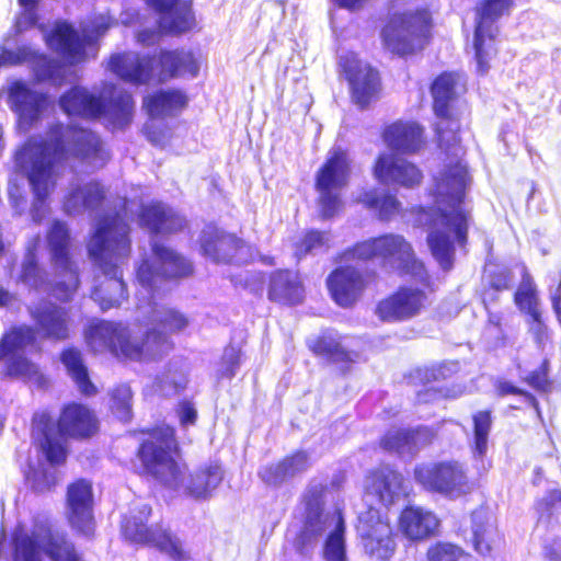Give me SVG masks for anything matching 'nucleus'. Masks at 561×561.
Masks as SVG:
<instances>
[{
	"mask_svg": "<svg viewBox=\"0 0 561 561\" xmlns=\"http://www.w3.org/2000/svg\"><path fill=\"white\" fill-rule=\"evenodd\" d=\"M467 91L466 83L456 71L438 73L430 85L432 110L437 118L434 127L437 147L446 159L456 158L445 164L433 179L428 196L430 206L412 208L416 227L426 228V242L432 255L444 271L454 265V241L461 248L468 243L472 221L471 210L466 207L467 191L471 178L461 161L465 149L460 138V112L458 99Z\"/></svg>",
	"mask_w": 561,
	"mask_h": 561,
	"instance_id": "nucleus-1",
	"label": "nucleus"
},
{
	"mask_svg": "<svg viewBox=\"0 0 561 561\" xmlns=\"http://www.w3.org/2000/svg\"><path fill=\"white\" fill-rule=\"evenodd\" d=\"M73 159L93 169L103 168L110 153L93 130L76 125L53 123L46 137H28L16 153L36 203L46 202L56 186L58 167Z\"/></svg>",
	"mask_w": 561,
	"mask_h": 561,
	"instance_id": "nucleus-2",
	"label": "nucleus"
},
{
	"mask_svg": "<svg viewBox=\"0 0 561 561\" xmlns=\"http://www.w3.org/2000/svg\"><path fill=\"white\" fill-rule=\"evenodd\" d=\"M46 242L54 279L49 282L47 272L38 259L41 234H34L26 243L18 280L28 288L39 291L48 287V294L62 304L70 302L77 294L80 280V266L67 224L56 219L46 232Z\"/></svg>",
	"mask_w": 561,
	"mask_h": 561,
	"instance_id": "nucleus-3",
	"label": "nucleus"
},
{
	"mask_svg": "<svg viewBox=\"0 0 561 561\" xmlns=\"http://www.w3.org/2000/svg\"><path fill=\"white\" fill-rule=\"evenodd\" d=\"M131 227L119 213L103 215L94 227L89 242L88 253L107 280L95 286L92 299L105 311L118 307L127 298L126 285L119 265L129 259L133 252Z\"/></svg>",
	"mask_w": 561,
	"mask_h": 561,
	"instance_id": "nucleus-4",
	"label": "nucleus"
},
{
	"mask_svg": "<svg viewBox=\"0 0 561 561\" xmlns=\"http://www.w3.org/2000/svg\"><path fill=\"white\" fill-rule=\"evenodd\" d=\"M100 422L95 412L87 404L70 401L65 403L57 420L47 411L32 416L31 438L38 453L51 466H62L68 458L67 438L85 440L98 434Z\"/></svg>",
	"mask_w": 561,
	"mask_h": 561,
	"instance_id": "nucleus-5",
	"label": "nucleus"
},
{
	"mask_svg": "<svg viewBox=\"0 0 561 561\" xmlns=\"http://www.w3.org/2000/svg\"><path fill=\"white\" fill-rule=\"evenodd\" d=\"M84 342L93 353L107 351L118 359L141 362L160 357L159 343L165 340L153 330H147L141 339H137L121 322L98 320L84 329Z\"/></svg>",
	"mask_w": 561,
	"mask_h": 561,
	"instance_id": "nucleus-6",
	"label": "nucleus"
},
{
	"mask_svg": "<svg viewBox=\"0 0 561 561\" xmlns=\"http://www.w3.org/2000/svg\"><path fill=\"white\" fill-rule=\"evenodd\" d=\"M144 438L136 450L141 465L140 473L161 484L175 489L183 480L184 466L176 461L180 453L175 428L168 424H158L140 430Z\"/></svg>",
	"mask_w": 561,
	"mask_h": 561,
	"instance_id": "nucleus-7",
	"label": "nucleus"
},
{
	"mask_svg": "<svg viewBox=\"0 0 561 561\" xmlns=\"http://www.w3.org/2000/svg\"><path fill=\"white\" fill-rule=\"evenodd\" d=\"M344 261H378L381 267H391L400 275L428 280L425 264L416 256L413 245L402 234L381 233L347 248L342 254Z\"/></svg>",
	"mask_w": 561,
	"mask_h": 561,
	"instance_id": "nucleus-8",
	"label": "nucleus"
},
{
	"mask_svg": "<svg viewBox=\"0 0 561 561\" xmlns=\"http://www.w3.org/2000/svg\"><path fill=\"white\" fill-rule=\"evenodd\" d=\"M433 27L432 12L416 7L389 12L380 31L382 45L399 57L413 56L430 43Z\"/></svg>",
	"mask_w": 561,
	"mask_h": 561,
	"instance_id": "nucleus-9",
	"label": "nucleus"
},
{
	"mask_svg": "<svg viewBox=\"0 0 561 561\" xmlns=\"http://www.w3.org/2000/svg\"><path fill=\"white\" fill-rule=\"evenodd\" d=\"M413 477L423 490L449 500L467 499L479 488L467 467L455 459L419 463L413 468Z\"/></svg>",
	"mask_w": 561,
	"mask_h": 561,
	"instance_id": "nucleus-10",
	"label": "nucleus"
},
{
	"mask_svg": "<svg viewBox=\"0 0 561 561\" xmlns=\"http://www.w3.org/2000/svg\"><path fill=\"white\" fill-rule=\"evenodd\" d=\"M154 261L141 259L135 271L138 284L151 295L157 293L163 283L179 282L193 276V262L175 249L161 242L150 244Z\"/></svg>",
	"mask_w": 561,
	"mask_h": 561,
	"instance_id": "nucleus-11",
	"label": "nucleus"
},
{
	"mask_svg": "<svg viewBox=\"0 0 561 561\" xmlns=\"http://www.w3.org/2000/svg\"><path fill=\"white\" fill-rule=\"evenodd\" d=\"M151 507L142 505L130 510L121 520V535L129 543L153 547L174 561H186L190 556L180 539L162 526L150 527Z\"/></svg>",
	"mask_w": 561,
	"mask_h": 561,
	"instance_id": "nucleus-12",
	"label": "nucleus"
},
{
	"mask_svg": "<svg viewBox=\"0 0 561 561\" xmlns=\"http://www.w3.org/2000/svg\"><path fill=\"white\" fill-rule=\"evenodd\" d=\"M351 175V160L345 149L333 147L314 174V188L319 193L317 203L324 219L334 217L342 208L339 191Z\"/></svg>",
	"mask_w": 561,
	"mask_h": 561,
	"instance_id": "nucleus-13",
	"label": "nucleus"
},
{
	"mask_svg": "<svg viewBox=\"0 0 561 561\" xmlns=\"http://www.w3.org/2000/svg\"><path fill=\"white\" fill-rule=\"evenodd\" d=\"M264 280V272H252L241 282V286L251 294L260 296ZM266 297L268 301L280 307L291 308L302 305L306 299V286L301 273L290 267H279L267 273Z\"/></svg>",
	"mask_w": 561,
	"mask_h": 561,
	"instance_id": "nucleus-14",
	"label": "nucleus"
},
{
	"mask_svg": "<svg viewBox=\"0 0 561 561\" xmlns=\"http://www.w3.org/2000/svg\"><path fill=\"white\" fill-rule=\"evenodd\" d=\"M355 530L364 551L379 561H389L397 550V533L387 512L368 505L359 512Z\"/></svg>",
	"mask_w": 561,
	"mask_h": 561,
	"instance_id": "nucleus-15",
	"label": "nucleus"
},
{
	"mask_svg": "<svg viewBox=\"0 0 561 561\" xmlns=\"http://www.w3.org/2000/svg\"><path fill=\"white\" fill-rule=\"evenodd\" d=\"M339 68L347 82L351 103L358 110H368L380 99L382 80L377 68L363 61L354 53L341 56Z\"/></svg>",
	"mask_w": 561,
	"mask_h": 561,
	"instance_id": "nucleus-16",
	"label": "nucleus"
},
{
	"mask_svg": "<svg viewBox=\"0 0 561 561\" xmlns=\"http://www.w3.org/2000/svg\"><path fill=\"white\" fill-rule=\"evenodd\" d=\"M513 0H481L477 9V20L473 33V47L477 67L484 75L490 68L491 59L496 55L495 34L491 24L511 13Z\"/></svg>",
	"mask_w": 561,
	"mask_h": 561,
	"instance_id": "nucleus-17",
	"label": "nucleus"
},
{
	"mask_svg": "<svg viewBox=\"0 0 561 561\" xmlns=\"http://www.w3.org/2000/svg\"><path fill=\"white\" fill-rule=\"evenodd\" d=\"M197 243L201 255L222 265H237L243 262V254L248 248L241 237L214 221L203 227Z\"/></svg>",
	"mask_w": 561,
	"mask_h": 561,
	"instance_id": "nucleus-18",
	"label": "nucleus"
},
{
	"mask_svg": "<svg viewBox=\"0 0 561 561\" xmlns=\"http://www.w3.org/2000/svg\"><path fill=\"white\" fill-rule=\"evenodd\" d=\"M364 493L389 508L412 494L408 478L394 466L381 463L369 469L364 478Z\"/></svg>",
	"mask_w": 561,
	"mask_h": 561,
	"instance_id": "nucleus-19",
	"label": "nucleus"
},
{
	"mask_svg": "<svg viewBox=\"0 0 561 561\" xmlns=\"http://www.w3.org/2000/svg\"><path fill=\"white\" fill-rule=\"evenodd\" d=\"M428 304V295L424 289L400 285L376 304L375 314L386 323L407 322L420 316Z\"/></svg>",
	"mask_w": 561,
	"mask_h": 561,
	"instance_id": "nucleus-20",
	"label": "nucleus"
},
{
	"mask_svg": "<svg viewBox=\"0 0 561 561\" xmlns=\"http://www.w3.org/2000/svg\"><path fill=\"white\" fill-rule=\"evenodd\" d=\"M65 517L70 528L84 537L95 533L94 494L92 482L78 478L67 485Z\"/></svg>",
	"mask_w": 561,
	"mask_h": 561,
	"instance_id": "nucleus-21",
	"label": "nucleus"
},
{
	"mask_svg": "<svg viewBox=\"0 0 561 561\" xmlns=\"http://www.w3.org/2000/svg\"><path fill=\"white\" fill-rule=\"evenodd\" d=\"M371 173L379 183L396 184L404 188L417 187L424 179L416 163L387 152L378 153L373 163Z\"/></svg>",
	"mask_w": 561,
	"mask_h": 561,
	"instance_id": "nucleus-22",
	"label": "nucleus"
},
{
	"mask_svg": "<svg viewBox=\"0 0 561 561\" xmlns=\"http://www.w3.org/2000/svg\"><path fill=\"white\" fill-rule=\"evenodd\" d=\"M137 220L152 236H172L188 229L186 217L160 201L141 204Z\"/></svg>",
	"mask_w": 561,
	"mask_h": 561,
	"instance_id": "nucleus-23",
	"label": "nucleus"
},
{
	"mask_svg": "<svg viewBox=\"0 0 561 561\" xmlns=\"http://www.w3.org/2000/svg\"><path fill=\"white\" fill-rule=\"evenodd\" d=\"M30 316L43 340L64 342L71 337L73 321L69 308L44 302L31 310Z\"/></svg>",
	"mask_w": 561,
	"mask_h": 561,
	"instance_id": "nucleus-24",
	"label": "nucleus"
},
{
	"mask_svg": "<svg viewBox=\"0 0 561 561\" xmlns=\"http://www.w3.org/2000/svg\"><path fill=\"white\" fill-rule=\"evenodd\" d=\"M327 486L314 485L302 495L305 515L300 530L296 536V549L304 552L314 543L324 531V495Z\"/></svg>",
	"mask_w": 561,
	"mask_h": 561,
	"instance_id": "nucleus-25",
	"label": "nucleus"
},
{
	"mask_svg": "<svg viewBox=\"0 0 561 561\" xmlns=\"http://www.w3.org/2000/svg\"><path fill=\"white\" fill-rule=\"evenodd\" d=\"M381 139L394 154L414 156L425 145V128L416 121L397 119L382 127Z\"/></svg>",
	"mask_w": 561,
	"mask_h": 561,
	"instance_id": "nucleus-26",
	"label": "nucleus"
},
{
	"mask_svg": "<svg viewBox=\"0 0 561 561\" xmlns=\"http://www.w3.org/2000/svg\"><path fill=\"white\" fill-rule=\"evenodd\" d=\"M332 300L342 308H351L367 287L363 272L352 265L333 268L325 280Z\"/></svg>",
	"mask_w": 561,
	"mask_h": 561,
	"instance_id": "nucleus-27",
	"label": "nucleus"
},
{
	"mask_svg": "<svg viewBox=\"0 0 561 561\" xmlns=\"http://www.w3.org/2000/svg\"><path fill=\"white\" fill-rule=\"evenodd\" d=\"M397 526L408 541L419 543L438 535L440 520L432 510L409 504L399 512Z\"/></svg>",
	"mask_w": 561,
	"mask_h": 561,
	"instance_id": "nucleus-28",
	"label": "nucleus"
},
{
	"mask_svg": "<svg viewBox=\"0 0 561 561\" xmlns=\"http://www.w3.org/2000/svg\"><path fill=\"white\" fill-rule=\"evenodd\" d=\"M306 345L314 357L337 365L343 374L348 373L359 357L358 352L343 345L342 336L331 328L322 329L317 335L307 340Z\"/></svg>",
	"mask_w": 561,
	"mask_h": 561,
	"instance_id": "nucleus-29",
	"label": "nucleus"
},
{
	"mask_svg": "<svg viewBox=\"0 0 561 561\" xmlns=\"http://www.w3.org/2000/svg\"><path fill=\"white\" fill-rule=\"evenodd\" d=\"M153 65V77L165 82L184 75L196 77L199 66L195 54L184 48H161L150 55Z\"/></svg>",
	"mask_w": 561,
	"mask_h": 561,
	"instance_id": "nucleus-30",
	"label": "nucleus"
},
{
	"mask_svg": "<svg viewBox=\"0 0 561 561\" xmlns=\"http://www.w3.org/2000/svg\"><path fill=\"white\" fill-rule=\"evenodd\" d=\"M108 69L121 80L133 85H145L153 78L150 55L126 50L111 55Z\"/></svg>",
	"mask_w": 561,
	"mask_h": 561,
	"instance_id": "nucleus-31",
	"label": "nucleus"
},
{
	"mask_svg": "<svg viewBox=\"0 0 561 561\" xmlns=\"http://www.w3.org/2000/svg\"><path fill=\"white\" fill-rule=\"evenodd\" d=\"M47 46L70 66L85 60V43L79 32L68 22L55 23L45 35Z\"/></svg>",
	"mask_w": 561,
	"mask_h": 561,
	"instance_id": "nucleus-32",
	"label": "nucleus"
},
{
	"mask_svg": "<svg viewBox=\"0 0 561 561\" xmlns=\"http://www.w3.org/2000/svg\"><path fill=\"white\" fill-rule=\"evenodd\" d=\"M108 195V187L100 180H91L72 186L64 197L62 209L67 215H77L83 210L102 209Z\"/></svg>",
	"mask_w": 561,
	"mask_h": 561,
	"instance_id": "nucleus-33",
	"label": "nucleus"
},
{
	"mask_svg": "<svg viewBox=\"0 0 561 561\" xmlns=\"http://www.w3.org/2000/svg\"><path fill=\"white\" fill-rule=\"evenodd\" d=\"M58 103L67 115L82 118L101 117L106 110L105 101L100 95L77 85L62 93Z\"/></svg>",
	"mask_w": 561,
	"mask_h": 561,
	"instance_id": "nucleus-34",
	"label": "nucleus"
},
{
	"mask_svg": "<svg viewBox=\"0 0 561 561\" xmlns=\"http://www.w3.org/2000/svg\"><path fill=\"white\" fill-rule=\"evenodd\" d=\"M310 467L309 454L304 449H296L274 463H267L259 471L260 479L267 485H279L286 480L305 472Z\"/></svg>",
	"mask_w": 561,
	"mask_h": 561,
	"instance_id": "nucleus-35",
	"label": "nucleus"
},
{
	"mask_svg": "<svg viewBox=\"0 0 561 561\" xmlns=\"http://www.w3.org/2000/svg\"><path fill=\"white\" fill-rule=\"evenodd\" d=\"M224 474L222 466L218 461L201 465L188 474L184 493L197 501L207 500L222 482Z\"/></svg>",
	"mask_w": 561,
	"mask_h": 561,
	"instance_id": "nucleus-36",
	"label": "nucleus"
},
{
	"mask_svg": "<svg viewBox=\"0 0 561 561\" xmlns=\"http://www.w3.org/2000/svg\"><path fill=\"white\" fill-rule=\"evenodd\" d=\"M187 104V94L178 88L160 89L142 99V108L151 118L178 115Z\"/></svg>",
	"mask_w": 561,
	"mask_h": 561,
	"instance_id": "nucleus-37",
	"label": "nucleus"
},
{
	"mask_svg": "<svg viewBox=\"0 0 561 561\" xmlns=\"http://www.w3.org/2000/svg\"><path fill=\"white\" fill-rule=\"evenodd\" d=\"M10 94L14 111L28 124L38 121L49 104L47 94L33 91L22 82H15Z\"/></svg>",
	"mask_w": 561,
	"mask_h": 561,
	"instance_id": "nucleus-38",
	"label": "nucleus"
},
{
	"mask_svg": "<svg viewBox=\"0 0 561 561\" xmlns=\"http://www.w3.org/2000/svg\"><path fill=\"white\" fill-rule=\"evenodd\" d=\"M59 360L83 397L89 398L98 393V388L90 378L83 354L78 347L62 348L59 353Z\"/></svg>",
	"mask_w": 561,
	"mask_h": 561,
	"instance_id": "nucleus-39",
	"label": "nucleus"
},
{
	"mask_svg": "<svg viewBox=\"0 0 561 561\" xmlns=\"http://www.w3.org/2000/svg\"><path fill=\"white\" fill-rule=\"evenodd\" d=\"M150 323L152 328L149 330L164 336L165 342L159 343V353L162 356L173 348V343L169 336L183 331L188 324V319L175 308L161 307L152 311Z\"/></svg>",
	"mask_w": 561,
	"mask_h": 561,
	"instance_id": "nucleus-40",
	"label": "nucleus"
},
{
	"mask_svg": "<svg viewBox=\"0 0 561 561\" xmlns=\"http://www.w3.org/2000/svg\"><path fill=\"white\" fill-rule=\"evenodd\" d=\"M43 551L50 561H84L65 531L55 530L47 525L42 528Z\"/></svg>",
	"mask_w": 561,
	"mask_h": 561,
	"instance_id": "nucleus-41",
	"label": "nucleus"
},
{
	"mask_svg": "<svg viewBox=\"0 0 561 561\" xmlns=\"http://www.w3.org/2000/svg\"><path fill=\"white\" fill-rule=\"evenodd\" d=\"M512 282V271L496 263H490L483 271L481 302L485 309L499 301L500 294L508 290Z\"/></svg>",
	"mask_w": 561,
	"mask_h": 561,
	"instance_id": "nucleus-42",
	"label": "nucleus"
},
{
	"mask_svg": "<svg viewBox=\"0 0 561 561\" xmlns=\"http://www.w3.org/2000/svg\"><path fill=\"white\" fill-rule=\"evenodd\" d=\"M357 202L365 208L373 210L378 219L382 221L391 220L401 211V202L396 194L376 187L363 191Z\"/></svg>",
	"mask_w": 561,
	"mask_h": 561,
	"instance_id": "nucleus-43",
	"label": "nucleus"
},
{
	"mask_svg": "<svg viewBox=\"0 0 561 561\" xmlns=\"http://www.w3.org/2000/svg\"><path fill=\"white\" fill-rule=\"evenodd\" d=\"M504 542L503 535L488 520H473L471 546L481 558H492Z\"/></svg>",
	"mask_w": 561,
	"mask_h": 561,
	"instance_id": "nucleus-44",
	"label": "nucleus"
},
{
	"mask_svg": "<svg viewBox=\"0 0 561 561\" xmlns=\"http://www.w3.org/2000/svg\"><path fill=\"white\" fill-rule=\"evenodd\" d=\"M36 342L34 327L27 324L14 325L7 330L0 337V359L24 350Z\"/></svg>",
	"mask_w": 561,
	"mask_h": 561,
	"instance_id": "nucleus-45",
	"label": "nucleus"
},
{
	"mask_svg": "<svg viewBox=\"0 0 561 561\" xmlns=\"http://www.w3.org/2000/svg\"><path fill=\"white\" fill-rule=\"evenodd\" d=\"M493 420L491 408L477 410L471 414L472 443L470 448L473 456L481 458L486 454Z\"/></svg>",
	"mask_w": 561,
	"mask_h": 561,
	"instance_id": "nucleus-46",
	"label": "nucleus"
},
{
	"mask_svg": "<svg viewBox=\"0 0 561 561\" xmlns=\"http://www.w3.org/2000/svg\"><path fill=\"white\" fill-rule=\"evenodd\" d=\"M335 526L325 538L323 546V557L327 561H346L345 550V522L341 510L335 513Z\"/></svg>",
	"mask_w": 561,
	"mask_h": 561,
	"instance_id": "nucleus-47",
	"label": "nucleus"
},
{
	"mask_svg": "<svg viewBox=\"0 0 561 561\" xmlns=\"http://www.w3.org/2000/svg\"><path fill=\"white\" fill-rule=\"evenodd\" d=\"M453 369L446 362L417 366L408 375V381L414 387H425L433 382L447 380L453 376Z\"/></svg>",
	"mask_w": 561,
	"mask_h": 561,
	"instance_id": "nucleus-48",
	"label": "nucleus"
},
{
	"mask_svg": "<svg viewBox=\"0 0 561 561\" xmlns=\"http://www.w3.org/2000/svg\"><path fill=\"white\" fill-rule=\"evenodd\" d=\"M416 428H396L387 431L379 439V446L388 453H404L416 447Z\"/></svg>",
	"mask_w": 561,
	"mask_h": 561,
	"instance_id": "nucleus-49",
	"label": "nucleus"
},
{
	"mask_svg": "<svg viewBox=\"0 0 561 561\" xmlns=\"http://www.w3.org/2000/svg\"><path fill=\"white\" fill-rule=\"evenodd\" d=\"M425 561H477L460 545L448 540L432 542L425 551Z\"/></svg>",
	"mask_w": 561,
	"mask_h": 561,
	"instance_id": "nucleus-50",
	"label": "nucleus"
},
{
	"mask_svg": "<svg viewBox=\"0 0 561 561\" xmlns=\"http://www.w3.org/2000/svg\"><path fill=\"white\" fill-rule=\"evenodd\" d=\"M12 561H43L37 540L25 531L11 536Z\"/></svg>",
	"mask_w": 561,
	"mask_h": 561,
	"instance_id": "nucleus-51",
	"label": "nucleus"
},
{
	"mask_svg": "<svg viewBox=\"0 0 561 561\" xmlns=\"http://www.w3.org/2000/svg\"><path fill=\"white\" fill-rule=\"evenodd\" d=\"M105 114H108L115 123L126 125L131 121L135 102L128 91H118L105 102Z\"/></svg>",
	"mask_w": 561,
	"mask_h": 561,
	"instance_id": "nucleus-52",
	"label": "nucleus"
},
{
	"mask_svg": "<svg viewBox=\"0 0 561 561\" xmlns=\"http://www.w3.org/2000/svg\"><path fill=\"white\" fill-rule=\"evenodd\" d=\"M513 300L522 312L539 306L536 284L527 268H524L522 273L520 283L513 294Z\"/></svg>",
	"mask_w": 561,
	"mask_h": 561,
	"instance_id": "nucleus-53",
	"label": "nucleus"
},
{
	"mask_svg": "<svg viewBox=\"0 0 561 561\" xmlns=\"http://www.w3.org/2000/svg\"><path fill=\"white\" fill-rule=\"evenodd\" d=\"M34 75L38 81H51L54 84L61 85L65 83V75L62 73L64 65L44 54L34 56Z\"/></svg>",
	"mask_w": 561,
	"mask_h": 561,
	"instance_id": "nucleus-54",
	"label": "nucleus"
},
{
	"mask_svg": "<svg viewBox=\"0 0 561 561\" xmlns=\"http://www.w3.org/2000/svg\"><path fill=\"white\" fill-rule=\"evenodd\" d=\"M4 359L3 374L10 378L31 380L41 375L37 365L24 355L13 354Z\"/></svg>",
	"mask_w": 561,
	"mask_h": 561,
	"instance_id": "nucleus-55",
	"label": "nucleus"
},
{
	"mask_svg": "<svg viewBox=\"0 0 561 561\" xmlns=\"http://www.w3.org/2000/svg\"><path fill=\"white\" fill-rule=\"evenodd\" d=\"M178 2H180V0ZM178 4L179 3H176L170 12L165 13L171 14V19L165 25L160 26L163 34L180 36L191 31L195 25L194 14L190 5H185L181 10H175Z\"/></svg>",
	"mask_w": 561,
	"mask_h": 561,
	"instance_id": "nucleus-56",
	"label": "nucleus"
},
{
	"mask_svg": "<svg viewBox=\"0 0 561 561\" xmlns=\"http://www.w3.org/2000/svg\"><path fill=\"white\" fill-rule=\"evenodd\" d=\"M534 508L537 523L551 524L557 512L561 510V489L548 490L543 496L535 501Z\"/></svg>",
	"mask_w": 561,
	"mask_h": 561,
	"instance_id": "nucleus-57",
	"label": "nucleus"
},
{
	"mask_svg": "<svg viewBox=\"0 0 561 561\" xmlns=\"http://www.w3.org/2000/svg\"><path fill=\"white\" fill-rule=\"evenodd\" d=\"M494 392L497 398H504L506 396H516L522 398L523 402L534 410L536 416L539 420L542 419V409L535 393L519 388L507 380H497L494 383Z\"/></svg>",
	"mask_w": 561,
	"mask_h": 561,
	"instance_id": "nucleus-58",
	"label": "nucleus"
},
{
	"mask_svg": "<svg viewBox=\"0 0 561 561\" xmlns=\"http://www.w3.org/2000/svg\"><path fill=\"white\" fill-rule=\"evenodd\" d=\"M133 393L128 386L118 385L110 392L111 411L122 421L127 422L131 417Z\"/></svg>",
	"mask_w": 561,
	"mask_h": 561,
	"instance_id": "nucleus-59",
	"label": "nucleus"
},
{
	"mask_svg": "<svg viewBox=\"0 0 561 561\" xmlns=\"http://www.w3.org/2000/svg\"><path fill=\"white\" fill-rule=\"evenodd\" d=\"M462 391L455 387L425 386L415 392V405H430L440 400H453L460 397Z\"/></svg>",
	"mask_w": 561,
	"mask_h": 561,
	"instance_id": "nucleus-60",
	"label": "nucleus"
},
{
	"mask_svg": "<svg viewBox=\"0 0 561 561\" xmlns=\"http://www.w3.org/2000/svg\"><path fill=\"white\" fill-rule=\"evenodd\" d=\"M524 382L539 394H550L553 389V380L550 377L549 360L543 359L536 369L529 371L524 378Z\"/></svg>",
	"mask_w": 561,
	"mask_h": 561,
	"instance_id": "nucleus-61",
	"label": "nucleus"
},
{
	"mask_svg": "<svg viewBox=\"0 0 561 561\" xmlns=\"http://www.w3.org/2000/svg\"><path fill=\"white\" fill-rule=\"evenodd\" d=\"M18 3L21 10L14 19L13 27L14 32L20 34L37 24L41 0H18Z\"/></svg>",
	"mask_w": 561,
	"mask_h": 561,
	"instance_id": "nucleus-62",
	"label": "nucleus"
},
{
	"mask_svg": "<svg viewBox=\"0 0 561 561\" xmlns=\"http://www.w3.org/2000/svg\"><path fill=\"white\" fill-rule=\"evenodd\" d=\"M242 351L239 346L228 345L220 357V368L217 371V379H232L241 364Z\"/></svg>",
	"mask_w": 561,
	"mask_h": 561,
	"instance_id": "nucleus-63",
	"label": "nucleus"
},
{
	"mask_svg": "<svg viewBox=\"0 0 561 561\" xmlns=\"http://www.w3.org/2000/svg\"><path fill=\"white\" fill-rule=\"evenodd\" d=\"M486 310L485 330L493 335L495 347H503L508 343V335L505 333V319L502 313Z\"/></svg>",
	"mask_w": 561,
	"mask_h": 561,
	"instance_id": "nucleus-64",
	"label": "nucleus"
}]
</instances>
